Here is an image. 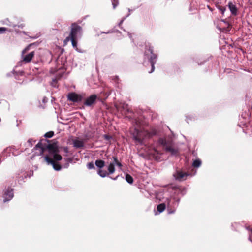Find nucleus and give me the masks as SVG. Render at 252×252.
Here are the masks:
<instances>
[{
  "label": "nucleus",
  "mask_w": 252,
  "mask_h": 252,
  "mask_svg": "<svg viewBox=\"0 0 252 252\" xmlns=\"http://www.w3.org/2000/svg\"><path fill=\"white\" fill-rule=\"evenodd\" d=\"M73 146L76 148H82L84 146V142L81 140H75L73 141Z\"/></svg>",
  "instance_id": "nucleus-14"
},
{
  "label": "nucleus",
  "mask_w": 252,
  "mask_h": 252,
  "mask_svg": "<svg viewBox=\"0 0 252 252\" xmlns=\"http://www.w3.org/2000/svg\"><path fill=\"white\" fill-rule=\"evenodd\" d=\"M228 7L233 15L235 16L237 14V8L235 5L233 4L231 2H229Z\"/></svg>",
  "instance_id": "nucleus-13"
},
{
  "label": "nucleus",
  "mask_w": 252,
  "mask_h": 252,
  "mask_svg": "<svg viewBox=\"0 0 252 252\" xmlns=\"http://www.w3.org/2000/svg\"><path fill=\"white\" fill-rule=\"evenodd\" d=\"M31 45V44L28 45L22 52L21 58L22 59V61L25 63H28L30 62L34 56L35 53L33 51L31 52L27 55H25V54L29 50L30 47Z\"/></svg>",
  "instance_id": "nucleus-5"
},
{
  "label": "nucleus",
  "mask_w": 252,
  "mask_h": 252,
  "mask_svg": "<svg viewBox=\"0 0 252 252\" xmlns=\"http://www.w3.org/2000/svg\"><path fill=\"white\" fill-rule=\"evenodd\" d=\"M54 135V132L50 131L45 134L44 136L46 138H51Z\"/></svg>",
  "instance_id": "nucleus-23"
},
{
  "label": "nucleus",
  "mask_w": 252,
  "mask_h": 252,
  "mask_svg": "<svg viewBox=\"0 0 252 252\" xmlns=\"http://www.w3.org/2000/svg\"><path fill=\"white\" fill-rule=\"evenodd\" d=\"M45 160L47 162L48 164H51L53 166L54 170L59 171L61 169V166L56 163L53 159L48 156L45 157Z\"/></svg>",
  "instance_id": "nucleus-8"
},
{
  "label": "nucleus",
  "mask_w": 252,
  "mask_h": 252,
  "mask_svg": "<svg viewBox=\"0 0 252 252\" xmlns=\"http://www.w3.org/2000/svg\"><path fill=\"white\" fill-rule=\"evenodd\" d=\"M130 133L135 142L142 144L145 140L157 135L158 132L155 129H152L151 131H148L139 127L136 124V126L131 129Z\"/></svg>",
  "instance_id": "nucleus-1"
},
{
  "label": "nucleus",
  "mask_w": 252,
  "mask_h": 252,
  "mask_svg": "<svg viewBox=\"0 0 252 252\" xmlns=\"http://www.w3.org/2000/svg\"><path fill=\"white\" fill-rule=\"evenodd\" d=\"M166 208V205L164 203H161L158 205L157 210L159 213L163 212Z\"/></svg>",
  "instance_id": "nucleus-16"
},
{
  "label": "nucleus",
  "mask_w": 252,
  "mask_h": 252,
  "mask_svg": "<svg viewBox=\"0 0 252 252\" xmlns=\"http://www.w3.org/2000/svg\"><path fill=\"white\" fill-rule=\"evenodd\" d=\"M155 152L157 153V154H158V152L157 150H155Z\"/></svg>",
  "instance_id": "nucleus-32"
},
{
  "label": "nucleus",
  "mask_w": 252,
  "mask_h": 252,
  "mask_svg": "<svg viewBox=\"0 0 252 252\" xmlns=\"http://www.w3.org/2000/svg\"><path fill=\"white\" fill-rule=\"evenodd\" d=\"M95 166L99 168L97 174L101 177L104 178L108 176V173L106 170H102L105 166V162L100 159H97L95 161Z\"/></svg>",
  "instance_id": "nucleus-7"
},
{
  "label": "nucleus",
  "mask_w": 252,
  "mask_h": 252,
  "mask_svg": "<svg viewBox=\"0 0 252 252\" xmlns=\"http://www.w3.org/2000/svg\"><path fill=\"white\" fill-rule=\"evenodd\" d=\"M35 140H33L32 139H30L27 141V144L28 146L29 147H32L34 143H35Z\"/></svg>",
  "instance_id": "nucleus-22"
},
{
  "label": "nucleus",
  "mask_w": 252,
  "mask_h": 252,
  "mask_svg": "<svg viewBox=\"0 0 252 252\" xmlns=\"http://www.w3.org/2000/svg\"><path fill=\"white\" fill-rule=\"evenodd\" d=\"M76 40H77L76 38H72L71 43H72V45L73 47V48H75L76 50H78L77 47V43Z\"/></svg>",
  "instance_id": "nucleus-20"
},
{
  "label": "nucleus",
  "mask_w": 252,
  "mask_h": 252,
  "mask_svg": "<svg viewBox=\"0 0 252 252\" xmlns=\"http://www.w3.org/2000/svg\"><path fill=\"white\" fill-rule=\"evenodd\" d=\"M46 148L48 149L49 152L51 153V156H53L54 159L53 160L55 161H60L62 159V156L58 154L56 148L52 145H43L41 142H39L36 145L34 149L39 150L38 155H42L43 154L44 151Z\"/></svg>",
  "instance_id": "nucleus-2"
},
{
  "label": "nucleus",
  "mask_w": 252,
  "mask_h": 252,
  "mask_svg": "<svg viewBox=\"0 0 252 252\" xmlns=\"http://www.w3.org/2000/svg\"><path fill=\"white\" fill-rule=\"evenodd\" d=\"M169 202H168V204H167V208H168V213H169V214H171V213H174L175 210H170L169 209Z\"/></svg>",
  "instance_id": "nucleus-26"
},
{
  "label": "nucleus",
  "mask_w": 252,
  "mask_h": 252,
  "mask_svg": "<svg viewBox=\"0 0 252 252\" xmlns=\"http://www.w3.org/2000/svg\"><path fill=\"white\" fill-rule=\"evenodd\" d=\"M13 197V192L12 189H7L4 194V202H6L11 200Z\"/></svg>",
  "instance_id": "nucleus-11"
},
{
  "label": "nucleus",
  "mask_w": 252,
  "mask_h": 252,
  "mask_svg": "<svg viewBox=\"0 0 252 252\" xmlns=\"http://www.w3.org/2000/svg\"><path fill=\"white\" fill-rule=\"evenodd\" d=\"M145 56L148 59H149V61L151 63L152 69L151 71L149 72V73H151L154 71L155 69L154 64L156 63L157 55L153 53L152 49L149 48V49L147 51H145Z\"/></svg>",
  "instance_id": "nucleus-4"
},
{
  "label": "nucleus",
  "mask_w": 252,
  "mask_h": 252,
  "mask_svg": "<svg viewBox=\"0 0 252 252\" xmlns=\"http://www.w3.org/2000/svg\"><path fill=\"white\" fill-rule=\"evenodd\" d=\"M67 98L72 102H79L82 100V97L81 95L75 93H71L67 95Z\"/></svg>",
  "instance_id": "nucleus-9"
},
{
  "label": "nucleus",
  "mask_w": 252,
  "mask_h": 252,
  "mask_svg": "<svg viewBox=\"0 0 252 252\" xmlns=\"http://www.w3.org/2000/svg\"><path fill=\"white\" fill-rule=\"evenodd\" d=\"M6 28L4 27H0V33H3L6 30Z\"/></svg>",
  "instance_id": "nucleus-28"
},
{
  "label": "nucleus",
  "mask_w": 252,
  "mask_h": 252,
  "mask_svg": "<svg viewBox=\"0 0 252 252\" xmlns=\"http://www.w3.org/2000/svg\"><path fill=\"white\" fill-rule=\"evenodd\" d=\"M129 37H130V38H131V34H129Z\"/></svg>",
  "instance_id": "nucleus-34"
},
{
  "label": "nucleus",
  "mask_w": 252,
  "mask_h": 252,
  "mask_svg": "<svg viewBox=\"0 0 252 252\" xmlns=\"http://www.w3.org/2000/svg\"><path fill=\"white\" fill-rule=\"evenodd\" d=\"M126 180L129 184H132L133 182V178L128 174L126 175Z\"/></svg>",
  "instance_id": "nucleus-18"
},
{
  "label": "nucleus",
  "mask_w": 252,
  "mask_h": 252,
  "mask_svg": "<svg viewBox=\"0 0 252 252\" xmlns=\"http://www.w3.org/2000/svg\"><path fill=\"white\" fill-rule=\"evenodd\" d=\"M207 7L210 11L212 12L213 11V8H212L209 5H207Z\"/></svg>",
  "instance_id": "nucleus-29"
},
{
  "label": "nucleus",
  "mask_w": 252,
  "mask_h": 252,
  "mask_svg": "<svg viewBox=\"0 0 252 252\" xmlns=\"http://www.w3.org/2000/svg\"><path fill=\"white\" fill-rule=\"evenodd\" d=\"M188 175L189 174L187 173H183L181 171H177L174 174L176 179L180 181L185 180Z\"/></svg>",
  "instance_id": "nucleus-12"
},
{
  "label": "nucleus",
  "mask_w": 252,
  "mask_h": 252,
  "mask_svg": "<svg viewBox=\"0 0 252 252\" xmlns=\"http://www.w3.org/2000/svg\"><path fill=\"white\" fill-rule=\"evenodd\" d=\"M97 96L96 94H92L85 101L84 104L87 106H91L95 102Z\"/></svg>",
  "instance_id": "nucleus-10"
},
{
  "label": "nucleus",
  "mask_w": 252,
  "mask_h": 252,
  "mask_svg": "<svg viewBox=\"0 0 252 252\" xmlns=\"http://www.w3.org/2000/svg\"><path fill=\"white\" fill-rule=\"evenodd\" d=\"M118 177H119V175L117 176H116V177H115V178H112L113 180H117V179H118Z\"/></svg>",
  "instance_id": "nucleus-30"
},
{
  "label": "nucleus",
  "mask_w": 252,
  "mask_h": 252,
  "mask_svg": "<svg viewBox=\"0 0 252 252\" xmlns=\"http://www.w3.org/2000/svg\"><path fill=\"white\" fill-rule=\"evenodd\" d=\"M87 166L89 169H92L95 168L93 162H89L88 163Z\"/></svg>",
  "instance_id": "nucleus-24"
},
{
  "label": "nucleus",
  "mask_w": 252,
  "mask_h": 252,
  "mask_svg": "<svg viewBox=\"0 0 252 252\" xmlns=\"http://www.w3.org/2000/svg\"><path fill=\"white\" fill-rule=\"evenodd\" d=\"M69 40L72 41V38H71V36H70V34H69V36L68 37H67L65 38V40H64V42H68V41H69Z\"/></svg>",
  "instance_id": "nucleus-27"
},
{
  "label": "nucleus",
  "mask_w": 252,
  "mask_h": 252,
  "mask_svg": "<svg viewBox=\"0 0 252 252\" xmlns=\"http://www.w3.org/2000/svg\"><path fill=\"white\" fill-rule=\"evenodd\" d=\"M159 145H161L165 148L166 151L169 152L172 155H177L178 153V150L175 148L172 144H168L166 140L161 138L158 140Z\"/></svg>",
  "instance_id": "nucleus-3"
},
{
  "label": "nucleus",
  "mask_w": 252,
  "mask_h": 252,
  "mask_svg": "<svg viewBox=\"0 0 252 252\" xmlns=\"http://www.w3.org/2000/svg\"><path fill=\"white\" fill-rule=\"evenodd\" d=\"M82 34V28L76 23H73L71 26L70 35L71 38H76Z\"/></svg>",
  "instance_id": "nucleus-6"
},
{
  "label": "nucleus",
  "mask_w": 252,
  "mask_h": 252,
  "mask_svg": "<svg viewBox=\"0 0 252 252\" xmlns=\"http://www.w3.org/2000/svg\"><path fill=\"white\" fill-rule=\"evenodd\" d=\"M113 158L114 160L113 162L114 163L115 165H116L120 168V169H121L122 165L121 163L118 161L117 157H113Z\"/></svg>",
  "instance_id": "nucleus-17"
},
{
  "label": "nucleus",
  "mask_w": 252,
  "mask_h": 252,
  "mask_svg": "<svg viewBox=\"0 0 252 252\" xmlns=\"http://www.w3.org/2000/svg\"><path fill=\"white\" fill-rule=\"evenodd\" d=\"M56 79L53 80V82H56Z\"/></svg>",
  "instance_id": "nucleus-31"
},
{
  "label": "nucleus",
  "mask_w": 252,
  "mask_h": 252,
  "mask_svg": "<svg viewBox=\"0 0 252 252\" xmlns=\"http://www.w3.org/2000/svg\"><path fill=\"white\" fill-rule=\"evenodd\" d=\"M201 163V161L199 159H196L193 162V166L195 167H198L200 166Z\"/></svg>",
  "instance_id": "nucleus-19"
},
{
  "label": "nucleus",
  "mask_w": 252,
  "mask_h": 252,
  "mask_svg": "<svg viewBox=\"0 0 252 252\" xmlns=\"http://www.w3.org/2000/svg\"><path fill=\"white\" fill-rule=\"evenodd\" d=\"M108 175L109 174H112L114 173L115 171V164L113 162L112 163H110L109 166H108Z\"/></svg>",
  "instance_id": "nucleus-15"
},
{
  "label": "nucleus",
  "mask_w": 252,
  "mask_h": 252,
  "mask_svg": "<svg viewBox=\"0 0 252 252\" xmlns=\"http://www.w3.org/2000/svg\"><path fill=\"white\" fill-rule=\"evenodd\" d=\"M217 8L221 12L222 15H224V12L226 10L225 7H223L221 6H217Z\"/></svg>",
  "instance_id": "nucleus-21"
},
{
  "label": "nucleus",
  "mask_w": 252,
  "mask_h": 252,
  "mask_svg": "<svg viewBox=\"0 0 252 252\" xmlns=\"http://www.w3.org/2000/svg\"><path fill=\"white\" fill-rule=\"evenodd\" d=\"M222 21L223 22H225V20H222Z\"/></svg>",
  "instance_id": "nucleus-33"
},
{
  "label": "nucleus",
  "mask_w": 252,
  "mask_h": 252,
  "mask_svg": "<svg viewBox=\"0 0 252 252\" xmlns=\"http://www.w3.org/2000/svg\"><path fill=\"white\" fill-rule=\"evenodd\" d=\"M118 0H112V5L114 8L116 7V6L118 5Z\"/></svg>",
  "instance_id": "nucleus-25"
}]
</instances>
